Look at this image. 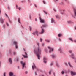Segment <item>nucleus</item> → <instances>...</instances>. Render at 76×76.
I'll use <instances>...</instances> for the list:
<instances>
[{
    "label": "nucleus",
    "mask_w": 76,
    "mask_h": 76,
    "mask_svg": "<svg viewBox=\"0 0 76 76\" xmlns=\"http://www.w3.org/2000/svg\"><path fill=\"white\" fill-rule=\"evenodd\" d=\"M37 45L38 46V47L37 48L38 51H37V50L35 49L34 50V52L36 54H37L38 59H39L40 57V55L41 54V50L39 46V43H38Z\"/></svg>",
    "instance_id": "nucleus-1"
},
{
    "label": "nucleus",
    "mask_w": 76,
    "mask_h": 76,
    "mask_svg": "<svg viewBox=\"0 0 76 76\" xmlns=\"http://www.w3.org/2000/svg\"><path fill=\"white\" fill-rule=\"evenodd\" d=\"M46 26V24H44V25H43V26H42L41 27L42 28V31H41V33H40V34H43V33L44 32V31L43 28L44 27H45Z\"/></svg>",
    "instance_id": "nucleus-2"
},
{
    "label": "nucleus",
    "mask_w": 76,
    "mask_h": 76,
    "mask_svg": "<svg viewBox=\"0 0 76 76\" xmlns=\"http://www.w3.org/2000/svg\"><path fill=\"white\" fill-rule=\"evenodd\" d=\"M48 49H49L50 50L49 52L50 53H51V51H53V49L50 47H48Z\"/></svg>",
    "instance_id": "nucleus-3"
},
{
    "label": "nucleus",
    "mask_w": 76,
    "mask_h": 76,
    "mask_svg": "<svg viewBox=\"0 0 76 76\" xmlns=\"http://www.w3.org/2000/svg\"><path fill=\"white\" fill-rule=\"evenodd\" d=\"M35 34H37V36H38V31H37V30H36L35 32H34V33H33V34L34 35Z\"/></svg>",
    "instance_id": "nucleus-4"
},
{
    "label": "nucleus",
    "mask_w": 76,
    "mask_h": 76,
    "mask_svg": "<svg viewBox=\"0 0 76 76\" xmlns=\"http://www.w3.org/2000/svg\"><path fill=\"white\" fill-rule=\"evenodd\" d=\"M21 64H22V69H24V67L25 66V63L24 62H23V61H22L21 62Z\"/></svg>",
    "instance_id": "nucleus-5"
},
{
    "label": "nucleus",
    "mask_w": 76,
    "mask_h": 76,
    "mask_svg": "<svg viewBox=\"0 0 76 76\" xmlns=\"http://www.w3.org/2000/svg\"><path fill=\"white\" fill-rule=\"evenodd\" d=\"M25 55H23V56L25 58H27L28 57V56L27 55V53L26 52H25Z\"/></svg>",
    "instance_id": "nucleus-6"
},
{
    "label": "nucleus",
    "mask_w": 76,
    "mask_h": 76,
    "mask_svg": "<svg viewBox=\"0 0 76 76\" xmlns=\"http://www.w3.org/2000/svg\"><path fill=\"white\" fill-rule=\"evenodd\" d=\"M39 19L41 23H43L44 22V20L42 19L41 17H39Z\"/></svg>",
    "instance_id": "nucleus-7"
},
{
    "label": "nucleus",
    "mask_w": 76,
    "mask_h": 76,
    "mask_svg": "<svg viewBox=\"0 0 76 76\" xmlns=\"http://www.w3.org/2000/svg\"><path fill=\"white\" fill-rule=\"evenodd\" d=\"M71 74L72 76L75 75H76V73L72 71L71 72Z\"/></svg>",
    "instance_id": "nucleus-8"
},
{
    "label": "nucleus",
    "mask_w": 76,
    "mask_h": 76,
    "mask_svg": "<svg viewBox=\"0 0 76 76\" xmlns=\"http://www.w3.org/2000/svg\"><path fill=\"white\" fill-rule=\"evenodd\" d=\"M74 13L75 15V16H76V8H74Z\"/></svg>",
    "instance_id": "nucleus-9"
},
{
    "label": "nucleus",
    "mask_w": 76,
    "mask_h": 76,
    "mask_svg": "<svg viewBox=\"0 0 76 76\" xmlns=\"http://www.w3.org/2000/svg\"><path fill=\"white\" fill-rule=\"evenodd\" d=\"M46 60H47V58H44V62L45 63H46Z\"/></svg>",
    "instance_id": "nucleus-10"
},
{
    "label": "nucleus",
    "mask_w": 76,
    "mask_h": 76,
    "mask_svg": "<svg viewBox=\"0 0 76 76\" xmlns=\"http://www.w3.org/2000/svg\"><path fill=\"white\" fill-rule=\"evenodd\" d=\"M9 62L10 64H12V58H10V59H9Z\"/></svg>",
    "instance_id": "nucleus-11"
},
{
    "label": "nucleus",
    "mask_w": 76,
    "mask_h": 76,
    "mask_svg": "<svg viewBox=\"0 0 76 76\" xmlns=\"http://www.w3.org/2000/svg\"><path fill=\"white\" fill-rule=\"evenodd\" d=\"M56 17L57 19H59L60 18V17H59V15H56Z\"/></svg>",
    "instance_id": "nucleus-12"
},
{
    "label": "nucleus",
    "mask_w": 76,
    "mask_h": 76,
    "mask_svg": "<svg viewBox=\"0 0 76 76\" xmlns=\"http://www.w3.org/2000/svg\"><path fill=\"white\" fill-rule=\"evenodd\" d=\"M10 76H13V73L12 72H10L9 74Z\"/></svg>",
    "instance_id": "nucleus-13"
},
{
    "label": "nucleus",
    "mask_w": 76,
    "mask_h": 76,
    "mask_svg": "<svg viewBox=\"0 0 76 76\" xmlns=\"http://www.w3.org/2000/svg\"><path fill=\"white\" fill-rule=\"evenodd\" d=\"M13 44L15 45H16L17 44V42L15 41H14L13 42Z\"/></svg>",
    "instance_id": "nucleus-14"
},
{
    "label": "nucleus",
    "mask_w": 76,
    "mask_h": 76,
    "mask_svg": "<svg viewBox=\"0 0 76 76\" xmlns=\"http://www.w3.org/2000/svg\"><path fill=\"white\" fill-rule=\"evenodd\" d=\"M59 51L60 52V53H63L61 49H60H60H59Z\"/></svg>",
    "instance_id": "nucleus-15"
},
{
    "label": "nucleus",
    "mask_w": 76,
    "mask_h": 76,
    "mask_svg": "<svg viewBox=\"0 0 76 76\" xmlns=\"http://www.w3.org/2000/svg\"><path fill=\"white\" fill-rule=\"evenodd\" d=\"M33 65H34V66H32V67L33 69H34V68H35L36 67H35V65L34 64V63H33Z\"/></svg>",
    "instance_id": "nucleus-16"
},
{
    "label": "nucleus",
    "mask_w": 76,
    "mask_h": 76,
    "mask_svg": "<svg viewBox=\"0 0 76 76\" xmlns=\"http://www.w3.org/2000/svg\"><path fill=\"white\" fill-rule=\"evenodd\" d=\"M51 56H52V58H55L56 57V56L54 55H51Z\"/></svg>",
    "instance_id": "nucleus-17"
},
{
    "label": "nucleus",
    "mask_w": 76,
    "mask_h": 76,
    "mask_svg": "<svg viewBox=\"0 0 76 76\" xmlns=\"http://www.w3.org/2000/svg\"><path fill=\"white\" fill-rule=\"evenodd\" d=\"M18 22L20 23H21L20 22V20L19 18H18Z\"/></svg>",
    "instance_id": "nucleus-18"
},
{
    "label": "nucleus",
    "mask_w": 76,
    "mask_h": 76,
    "mask_svg": "<svg viewBox=\"0 0 76 76\" xmlns=\"http://www.w3.org/2000/svg\"><path fill=\"white\" fill-rule=\"evenodd\" d=\"M1 22L3 23V19H1Z\"/></svg>",
    "instance_id": "nucleus-19"
},
{
    "label": "nucleus",
    "mask_w": 76,
    "mask_h": 76,
    "mask_svg": "<svg viewBox=\"0 0 76 76\" xmlns=\"http://www.w3.org/2000/svg\"><path fill=\"white\" fill-rule=\"evenodd\" d=\"M71 57L72 58H74V56H73V55L72 54L71 56Z\"/></svg>",
    "instance_id": "nucleus-20"
},
{
    "label": "nucleus",
    "mask_w": 76,
    "mask_h": 76,
    "mask_svg": "<svg viewBox=\"0 0 76 76\" xmlns=\"http://www.w3.org/2000/svg\"><path fill=\"white\" fill-rule=\"evenodd\" d=\"M68 64H69V66H70V67H72V66L71 65V64H70V63L69 62L68 63Z\"/></svg>",
    "instance_id": "nucleus-21"
},
{
    "label": "nucleus",
    "mask_w": 76,
    "mask_h": 76,
    "mask_svg": "<svg viewBox=\"0 0 76 76\" xmlns=\"http://www.w3.org/2000/svg\"><path fill=\"white\" fill-rule=\"evenodd\" d=\"M53 22H54V20H53V19H52V20H51V23H53Z\"/></svg>",
    "instance_id": "nucleus-22"
},
{
    "label": "nucleus",
    "mask_w": 76,
    "mask_h": 76,
    "mask_svg": "<svg viewBox=\"0 0 76 76\" xmlns=\"http://www.w3.org/2000/svg\"><path fill=\"white\" fill-rule=\"evenodd\" d=\"M71 23V21H67V23L68 24H69Z\"/></svg>",
    "instance_id": "nucleus-23"
},
{
    "label": "nucleus",
    "mask_w": 76,
    "mask_h": 76,
    "mask_svg": "<svg viewBox=\"0 0 76 76\" xmlns=\"http://www.w3.org/2000/svg\"><path fill=\"white\" fill-rule=\"evenodd\" d=\"M4 76H6V73L4 72L3 74Z\"/></svg>",
    "instance_id": "nucleus-24"
},
{
    "label": "nucleus",
    "mask_w": 76,
    "mask_h": 76,
    "mask_svg": "<svg viewBox=\"0 0 76 76\" xmlns=\"http://www.w3.org/2000/svg\"><path fill=\"white\" fill-rule=\"evenodd\" d=\"M43 12L46 15L47 14V13L46 11H43Z\"/></svg>",
    "instance_id": "nucleus-25"
},
{
    "label": "nucleus",
    "mask_w": 76,
    "mask_h": 76,
    "mask_svg": "<svg viewBox=\"0 0 76 76\" xmlns=\"http://www.w3.org/2000/svg\"><path fill=\"white\" fill-rule=\"evenodd\" d=\"M61 34H58V37H61Z\"/></svg>",
    "instance_id": "nucleus-26"
},
{
    "label": "nucleus",
    "mask_w": 76,
    "mask_h": 76,
    "mask_svg": "<svg viewBox=\"0 0 76 76\" xmlns=\"http://www.w3.org/2000/svg\"><path fill=\"white\" fill-rule=\"evenodd\" d=\"M69 39L72 42L73 41V40L71 38H69Z\"/></svg>",
    "instance_id": "nucleus-27"
},
{
    "label": "nucleus",
    "mask_w": 76,
    "mask_h": 76,
    "mask_svg": "<svg viewBox=\"0 0 76 76\" xmlns=\"http://www.w3.org/2000/svg\"><path fill=\"white\" fill-rule=\"evenodd\" d=\"M45 41H46L47 42H49V41L47 40H46Z\"/></svg>",
    "instance_id": "nucleus-28"
},
{
    "label": "nucleus",
    "mask_w": 76,
    "mask_h": 76,
    "mask_svg": "<svg viewBox=\"0 0 76 76\" xmlns=\"http://www.w3.org/2000/svg\"><path fill=\"white\" fill-rule=\"evenodd\" d=\"M69 52L70 53H72V51L71 50H69Z\"/></svg>",
    "instance_id": "nucleus-29"
},
{
    "label": "nucleus",
    "mask_w": 76,
    "mask_h": 76,
    "mask_svg": "<svg viewBox=\"0 0 76 76\" xmlns=\"http://www.w3.org/2000/svg\"><path fill=\"white\" fill-rule=\"evenodd\" d=\"M6 25H7V26H9V24L7 23H6Z\"/></svg>",
    "instance_id": "nucleus-30"
},
{
    "label": "nucleus",
    "mask_w": 76,
    "mask_h": 76,
    "mask_svg": "<svg viewBox=\"0 0 76 76\" xmlns=\"http://www.w3.org/2000/svg\"><path fill=\"white\" fill-rule=\"evenodd\" d=\"M13 54H14V55L16 54V53H15V52L14 51V52L13 53Z\"/></svg>",
    "instance_id": "nucleus-31"
},
{
    "label": "nucleus",
    "mask_w": 76,
    "mask_h": 76,
    "mask_svg": "<svg viewBox=\"0 0 76 76\" xmlns=\"http://www.w3.org/2000/svg\"><path fill=\"white\" fill-rule=\"evenodd\" d=\"M20 9H21L20 7H18V9L19 10H20Z\"/></svg>",
    "instance_id": "nucleus-32"
},
{
    "label": "nucleus",
    "mask_w": 76,
    "mask_h": 76,
    "mask_svg": "<svg viewBox=\"0 0 76 76\" xmlns=\"http://www.w3.org/2000/svg\"><path fill=\"white\" fill-rule=\"evenodd\" d=\"M3 28H5V25H3Z\"/></svg>",
    "instance_id": "nucleus-33"
},
{
    "label": "nucleus",
    "mask_w": 76,
    "mask_h": 76,
    "mask_svg": "<svg viewBox=\"0 0 76 76\" xmlns=\"http://www.w3.org/2000/svg\"><path fill=\"white\" fill-rule=\"evenodd\" d=\"M56 65H57V66H59V65L58 64H56Z\"/></svg>",
    "instance_id": "nucleus-34"
},
{
    "label": "nucleus",
    "mask_w": 76,
    "mask_h": 76,
    "mask_svg": "<svg viewBox=\"0 0 76 76\" xmlns=\"http://www.w3.org/2000/svg\"><path fill=\"white\" fill-rule=\"evenodd\" d=\"M43 3H44V4H45V2L44 1H43Z\"/></svg>",
    "instance_id": "nucleus-35"
},
{
    "label": "nucleus",
    "mask_w": 76,
    "mask_h": 76,
    "mask_svg": "<svg viewBox=\"0 0 76 76\" xmlns=\"http://www.w3.org/2000/svg\"><path fill=\"white\" fill-rule=\"evenodd\" d=\"M30 31L31 30V27H30Z\"/></svg>",
    "instance_id": "nucleus-36"
},
{
    "label": "nucleus",
    "mask_w": 76,
    "mask_h": 76,
    "mask_svg": "<svg viewBox=\"0 0 76 76\" xmlns=\"http://www.w3.org/2000/svg\"><path fill=\"white\" fill-rule=\"evenodd\" d=\"M18 46H17V45H16V48H18Z\"/></svg>",
    "instance_id": "nucleus-37"
},
{
    "label": "nucleus",
    "mask_w": 76,
    "mask_h": 76,
    "mask_svg": "<svg viewBox=\"0 0 76 76\" xmlns=\"http://www.w3.org/2000/svg\"><path fill=\"white\" fill-rule=\"evenodd\" d=\"M34 5H35V7L36 8H37V6L36 5V4H35Z\"/></svg>",
    "instance_id": "nucleus-38"
},
{
    "label": "nucleus",
    "mask_w": 76,
    "mask_h": 76,
    "mask_svg": "<svg viewBox=\"0 0 76 76\" xmlns=\"http://www.w3.org/2000/svg\"><path fill=\"white\" fill-rule=\"evenodd\" d=\"M5 15L7 17H8V16H7V15L6 14H5Z\"/></svg>",
    "instance_id": "nucleus-39"
},
{
    "label": "nucleus",
    "mask_w": 76,
    "mask_h": 76,
    "mask_svg": "<svg viewBox=\"0 0 76 76\" xmlns=\"http://www.w3.org/2000/svg\"><path fill=\"white\" fill-rule=\"evenodd\" d=\"M27 73H28V72L27 71H26L25 73L27 74Z\"/></svg>",
    "instance_id": "nucleus-40"
},
{
    "label": "nucleus",
    "mask_w": 76,
    "mask_h": 76,
    "mask_svg": "<svg viewBox=\"0 0 76 76\" xmlns=\"http://www.w3.org/2000/svg\"><path fill=\"white\" fill-rule=\"evenodd\" d=\"M61 73H62V74H63L64 73V71H62Z\"/></svg>",
    "instance_id": "nucleus-41"
},
{
    "label": "nucleus",
    "mask_w": 76,
    "mask_h": 76,
    "mask_svg": "<svg viewBox=\"0 0 76 76\" xmlns=\"http://www.w3.org/2000/svg\"><path fill=\"white\" fill-rule=\"evenodd\" d=\"M42 39H41V38H40V41H41V42H42Z\"/></svg>",
    "instance_id": "nucleus-42"
},
{
    "label": "nucleus",
    "mask_w": 76,
    "mask_h": 76,
    "mask_svg": "<svg viewBox=\"0 0 76 76\" xmlns=\"http://www.w3.org/2000/svg\"><path fill=\"white\" fill-rule=\"evenodd\" d=\"M74 42H76V40H74Z\"/></svg>",
    "instance_id": "nucleus-43"
},
{
    "label": "nucleus",
    "mask_w": 76,
    "mask_h": 76,
    "mask_svg": "<svg viewBox=\"0 0 76 76\" xmlns=\"http://www.w3.org/2000/svg\"><path fill=\"white\" fill-rule=\"evenodd\" d=\"M61 14H62V15H63L64 14V12H61Z\"/></svg>",
    "instance_id": "nucleus-44"
},
{
    "label": "nucleus",
    "mask_w": 76,
    "mask_h": 76,
    "mask_svg": "<svg viewBox=\"0 0 76 76\" xmlns=\"http://www.w3.org/2000/svg\"><path fill=\"white\" fill-rule=\"evenodd\" d=\"M16 7H17V9H18V5H16Z\"/></svg>",
    "instance_id": "nucleus-45"
},
{
    "label": "nucleus",
    "mask_w": 76,
    "mask_h": 76,
    "mask_svg": "<svg viewBox=\"0 0 76 76\" xmlns=\"http://www.w3.org/2000/svg\"><path fill=\"white\" fill-rule=\"evenodd\" d=\"M44 43H43L42 44V46H44Z\"/></svg>",
    "instance_id": "nucleus-46"
},
{
    "label": "nucleus",
    "mask_w": 76,
    "mask_h": 76,
    "mask_svg": "<svg viewBox=\"0 0 76 76\" xmlns=\"http://www.w3.org/2000/svg\"><path fill=\"white\" fill-rule=\"evenodd\" d=\"M65 64L67 66V63H65Z\"/></svg>",
    "instance_id": "nucleus-47"
},
{
    "label": "nucleus",
    "mask_w": 76,
    "mask_h": 76,
    "mask_svg": "<svg viewBox=\"0 0 76 76\" xmlns=\"http://www.w3.org/2000/svg\"><path fill=\"white\" fill-rule=\"evenodd\" d=\"M1 66V62H0V67Z\"/></svg>",
    "instance_id": "nucleus-48"
},
{
    "label": "nucleus",
    "mask_w": 76,
    "mask_h": 76,
    "mask_svg": "<svg viewBox=\"0 0 76 76\" xmlns=\"http://www.w3.org/2000/svg\"><path fill=\"white\" fill-rule=\"evenodd\" d=\"M54 11L55 12L56 11V10L55 9H54Z\"/></svg>",
    "instance_id": "nucleus-49"
},
{
    "label": "nucleus",
    "mask_w": 76,
    "mask_h": 76,
    "mask_svg": "<svg viewBox=\"0 0 76 76\" xmlns=\"http://www.w3.org/2000/svg\"><path fill=\"white\" fill-rule=\"evenodd\" d=\"M55 1H58V0H55Z\"/></svg>",
    "instance_id": "nucleus-50"
},
{
    "label": "nucleus",
    "mask_w": 76,
    "mask_h": 76,
    "mask_svg": "<svg viewBox=\"0 0 76 76\" xmlns=\"http://www.w3.org/2000/svg\"><path fill=\"white\" fill-rule=\"evenodd\" d=\"M53 65V64L52 63H51V66H52Z\"/></svg>",
    "instance_id": "nucleus-51"
},
{
    "label": "nucleus",
    "mask_w": 76,
    "mask_h": 76,
    "mask_svg": "<svg viewBox=\"0 0 76 76\" xmlns=\"http://www.w3.org/2000/svg\"><path fill=\"white\" fill-rule=\"evenodd\" d=\"M49 74H51V72H49Z\"/></svg>",
    "instance_id": "nucleus-52"
},
{
    "label": "nucleus",
    "mask_w": 76,
    "mask_h": 76,
    "mask_svg": "<svg viewBox=\"0 0 76 76\" xmlns=\"http://www.w3.org/2000/svg\"><path fill=\"white\" fill-rule=\"evenodd\" d=\"M59 40L60 41H61V39H59Z\"/></svg>",
    "instance_id": "nucleus-53"
},
{
    "label": "nucleus",
    "mask_w": 76,
    "mask_h": 76,
    "mask_svg": "<svg viewBox=\"0 0 76 76\" xmlns=\"http://www.w3.org/2000/svg\"><path fill=\"white\" fill-rule=\"evenodd\" d=\"M75 29L76 30V27H75Z\"/></svg>",
    "instance_id": "nucleus-54"
},
{
    "label": "nucleus",
    "mask_w": 76,
    "mask_h": 76,
    "mask_svg": "<svg viewBox=\"0 0 76 76\" xmlns=\"http://www.w3.org/2000/svg\"><path fill=\"white\" fill-rule=\"evenodd\" d=\"M23 50H24V51H25V49H23Z\"/></svg>",
    "instance_id": "nucleus-55"
},
{
    "label": "nucleus",
    "mask_w": 76,
    "mask_h": 76,
    "mask_svg": "<svg viewBox=\"0 0 76 76\" xmlns=\"http://www.w3.org/2000/svg\"><path fill=\"white\" fill-rule=\"evenodd\" d=\"M18 69H19V66H18Z\"/></svg>",
    "instance_id": "nucleus-56"
},
{
    "label": "nucleus",
    "mask_w": 76,
    "mask_h": 76,
    "mask_svg": "<svg viewBox=\"0 0 76 76\" xmlns=\"http://www.w3.org/2000/svg\"><path fill=\"white\" fill-rule=\"evenodd\" d=\"M54 76H55V74L54 73Z\"/></svg>",
    "instance_id": "nucleus-57"
},
{
    "label": "nucleus",
    "mask_w": 76,
    "mask_h": 76,
    "mask_svg": "<svg viewBox=\"0 0 76 76\" xmlns=\"http://www.w3.org/2000/svg\"><path fill=\"white\" fill-rule=\"evenodd\" d=\"M18 61V59H17V61Z\"/></svg>",
    "instance_id": "nucleus-58"
},
{
    "label": "nucleus",
    "mask_w": 76,
    "mask_h": 76,
    "mask_svg": "<svg viewBox=\"0 0 76 76\" xmlns=\"http://www.w3.org/2000/svg\"><path fill=\"white\" fill-rule=\"evenodd\" d=\"M65 1H67V0H65Z\"/></svg>",
    "instance_id": "nucleus-59"
},
{
    "label": "nucleus",
    "mask_w": 76,
    "mask_h": 76,
    "mask_svg": "<svg viewBox=\"0 0 76 76\" xmlns=\"http://www.w3.org/2000/svg\"><path fill=\"white\" fill-rule=\"evenodd\" d=\"M63 12H64V10H63Z\"/></svg>",
    "instance_id": "nucleus-60"
},
{
    "label": "nucleus",
    "mask_w": 76,
    "mask_h": 76,
    "mask_svg": "<svg viewBox=\"0 0 76 76\" xmlns=\"http://www.w3.org/2000/svg\"><path fill=\"white\" fill-rule=\"evenodd\" d=\"M21 59H23V58H21Z\"/></svg>",
    "instance_id": "nucleus-61"
},
{
    "label": "nucleus",
    "mask_w": 76,
    "mask_h": 76,
    "mask_svg": "<svg viewBox=\"0 0 76 76\" xmlns=\"http://www.w3.org/2000/svg\"><path fill=\"white\" fill-rule=\"evenodd\" d=\"M75 62H76V60L75 61Z\"/></svg>",
    "instance_id": "nucleus-62"
},
{
    "label": "nucleus",
    "mask_w": 76,
    "mask_h": 76,
    "mask_svg": "<svg viewBox=\"0 0 76 76\" xmlns=\"http://www.w3.org/2000/svg\"><path fill=\"white\" fill-rule=\"evenodd\" d=\"M42 76H44L42 75Z\"/></svg>",
    "instance_id": "nucleus-63"
},
{
    "label": "nucleus",
    "mask_w": 76,
    "mask_h": 76,
    "mask_svg": "<svg viewBox=\"0 0 76 76\" xmlns=\"http://www.w3.org/2000/svg\"><path fill=\"white\" fill-rule=\"evenodd\" d=\"M66 76H68V75H66Z\"/></svg>",
    "instance_id": "nucleus-64"
}]
</instances>
